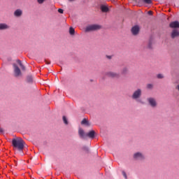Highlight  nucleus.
<instances>
[{
    "label": "nucleus",
    "instance_id": "nucleus-1",
    "mask_svg": "<svg viewBox=\"0 0 179 179\" xmlns=\"http://www.w3.org/2000/svg\"><path fill=\"white\" fill-rule=\"evenodd\" d=\"M12 145L14 150L22 152L23 149H24V141L22 138H13Z\"/></svg>",
    "mask_w": 179,
    "mask_h": 179
},
{
    "label": "nucleus",
    "instance_id": "nucleus-2",
    "mask_svg": "<svg viewBox=\"0 0 179 179\" xmlns=\"http://www.w3.org/2000/svg\"><path fill=\"white\" fill-rule=\"evenodd\" d=\"M100 29H101V27L99 24H91L85 28V31H96V30H100Z\"/></svg>",
    "mask_w": 179,
    "mask_h": 179
},
{
    "label": "nucleus",
    "instance_id": "nucleus-3",
    "mask_svg": "<svg viewBox=\"0 0 179 179\" xmlns=\"http://www.w3.org/2000/svg\"><path fill=\"white\" fill-rule=\"evenodd\" d=\"M142 96V90L141 89H138L136 90L133 94H132V99L133 100H138Z\"/></svg>",
    "mask_w": 179,
    "mask_h": 179
},
{
    "label": "nucleus",
    "instance_id": "nucleus-4",
    "mask_svg": "<svg viewBox=\"0 0 179 179\" xmlns=\"http://www.w3.org/2000/svg\"><path fill=\"white\" fill-rule=\"evenodd\" d=\"M13 69H14V75L15 78H17L22 75V71H20V69L16 64H13Z\"/></svg>",
    "mask_w": 179,
    "mask_h": 179
},
{
    "label": "nucleus",
    "instance_id": "nucleus-5",
    "mask_svg": "<svg viewBox=\"0 0 179 179\" xmlns=\"http://www.w3.org/2000/svg\"><path fill=\"white\" fill-rule=\"evenodd\" d=\"M134 159L135 160H143V159H145V156H143V154H142V152H136L134 155Z\"/></svg>",
    "mask_w": 179,
    "mask_h": 179
},
{
    "label": "nucleus",
    "instance_id": "nucleus-6",
    "mask_svg": "<svg viewBox=\"0 0 179 179\" xmlns=\"http://www.w3.org/2000/svg\"><path fill=\"white\" fill-rule=\"evenodd\" d=\"M105 75L108 76V78H118V76H120L118 73L111 71L106 73Z\"/></svg>",
    "mask_w": 179,
    "mask_h": 179
},
{
    "label": "nucleus",
    "instance_id": "nucleus-7",
    "mask_svg": "<svg viewBox=\"0 0 179 179\" xmlns=\"http://www.w3.org/2000/svg\"><path fill=\"white\" fill-rule=\"evenodd\" d=\"M148 101L150 106H151V107H156V106H157V103H156L155 99L148 98Z\"/></svg>",
    "mask_w": 179,
    "mask_h": 179
},
{
    "label": "nucleus",
    "instance_id": "nucleus-8",
    "mask_svg": "<svg viewBox=\"0 0 179 179\" xmlns=\"http://www.w3.org/2000/svg\"><path fill=\"white\" fill-rule=\"evenodd\" d=\"M131 33L134 36H136L139 33V26L136 25L131 28Z\"/></svg>",
    "mask_w": 179,
    "mask_h": 179
},
{
    "label": "nucleus",
    "instance_id": "nucleus-9",
    "mask_svg": "<svg viewBox=\"0 0 179 179\" xmlns=\"http://www.w3.org/2000/svg\"><path fill=\"white\" fill-rule=\"evenodd\" d=\"M170 27H171V29H178L179 28L178 21H174V22H171Z\"/></svg>",
    "mask_w": 179,
    "mask_h": 179
},
{
    "label": "nucleus",
    "instance_id": "nucleus-10",
    "mask_svg": "<svg viewBox=\"0 0 179 179\" xmlns=\"http://www.w3.org/2000/svg\"><path fill=\"white\" fill-rule=\"evenodd\" d=\"M78 134L80 138H81V139H85V138H86V136H87V134H85V131H83V129H79Z\"/></svg>",
    "mask_w": 179,
    "mask_h": 179
},
{
    "label": "nucleus",
    "instance_id": "nucleus-11",
    "mask_svg": "<svg viewBox=\"0 0 179 179\" xmlns=\"http://www.w3.org/2000/svg\"><path fill=\"white\" fill-rule=\"evenodd\" d=\"M94 135H96V132L94 130H92L87 134L86 136H88V138H91V139H93L94 138Z\"/></svg>",
    "mask_w": 179,
    "mask_h": 179
},
{
    "label": "nucleus",
    "instance_id": "nucleus-12",
    "mask_svg": "<svg viewBox=\"0 0 179 179\" xmlns=\"http://www.w3.org/2000/svg\"><path fill=\"white\" fill-rule=\"evenodd\" d=\"M178 36H179V31L176 29H173L171 34L172 38H175V37H178Z\"/></svg>",
    "mask_w": 179,
    "mask_h": 179
},
{
    "label": "nucleus",
    "instance_id": "nucleus-13",
    "mask_svg": "<svg viewBox=\"0 0 179 179\" xmlns=\"http://www.w3.org/2000/svg\"><path fill=\"white\" fill-rule=\"evenodd\" d=\"M6 29H9V26L6 24H0V30H6Z\"/></svg>",
    "mask_w": 179,
    "mask_h": 179
},
{
    "label": "nucleus",
    "instance_id": "nucleus-14",
    "mask_svg": "<svg viewBox=\"0 0 179 179\" xmlns=\"http://www.w3.org/2000/svg\"><path fill=\"white\" fill-rule=\"evenodd\" d=\"M15 16H17V17H19V16L22 15V10H17L15 11L14 13Z\"/></svg>",
    "mask_w": 179,
    "mask_h": 179
},
{
    "label": "nucleus",
    "instance_id": "nucleus-15",
    "mask_svg": "<svg viewBox=\"0 0 179 179\" xmlns=\"http://www.w3.org/2000/svg\"><path fill=\"white\" fill-rule=\"evenodd\" d=\"M101 9L102 12H108V7L107 6H101Z\"/></svg>",
    "mask_w": 179,
    "mask_h": 179
},
{
    "label": "nucleus",
    "instance_id": "nucleus-16",
    "mask_svg": "<svg viewBox=\"0 0 179 179\" xmlns=\"http://www.w3.org/2000/svg\"><path fill=\"white\" fill-rule=\"evenodd\" d=\"M27 82L28 83H31L33 82V77L31 76H29L27 78Z\"/></svg>",
    "mask_w": 179,
    "mask_h": 179
},
{
    "label": "nucleus",
    "instance_id": "nucleus-17",
    "mask_svg": "<svg viewBox=\"0 0 179 179\" xmlns=\"http://www.w3.org/2000/svg\"><path fill=\"white\" fill-rule=\"evenodd\" d=\"M69 33L71 36H73V34H75V29L71 27L69 29Z\"/></svg>",
    "mask_w": 179,
    "mask_h": 179
},
{
    "label": "nucleus",
    "instance_id": "nucleus-18",
    "mask_svg": "<svg viewBox=\"0 0 179 179\" xmlns=\"http://www.w3.org/2000/svg\"><path fill=\"white\" fill-rule=\"evenodd\" d=\"M81 124L83 125H89V122L86 119H83Z\"/></svg>",
    "mask_w": 179,
    "mask_h": 179
},
{
    "label": "nucleus",
    "instance_id": "nucleus-19",
    "mask_svg": "<svg viewBox=\"0 0 179 179\" xmlns=\"http://www.w3.org/2000/svg\"><path fill=\"white\" fill-rule=\"evenodd\" d=\"M63 121L66 125H68V120L66 119V117L63 116Z\"/></svg>",
    "mask_w": 179,
    "mask_h": 179
},
{
    "label": "nucleus",
    "instance_id": "nucleus-20",
    "mask_svg": "<svg viewBox=\"0 0 179 179\" xmlns=\"http://www.w3.org/2000/svg\"><path fill=\"white\" fill-rule=\"evenodd\" d=\"M157 78L158 79H163L164 76H163V74H157Z\"/></svg>",
    "mask_w": 179,
    "mask_h": 179
},
{
    "label": "nucleus",
    "instance_id": "nucleus-21",
    "mask_svg": "<svg viewBox=\"0 0 179 179\" xmlns=\"http://www.w3.org/2000/svg\"><path fill=\"white\" fill-rule=\"evenodd\" d=\"M143 1L145 2V3H148V4L152 3V0H143Z\"/></svg>",
    "mask_w": 179,
    "mask_h": 179
},
{
    "label": "nucleus",
    "instance_id": "nucleus-22",
    "mask_svg": "<svg viewBox=\"0 0 179 179\" xmlns=\"http://www.w3.org/2000/svg\"><path fill=\"white\" fill-rule=\"evenodd\" d=\"M127 71H128V69L127 68H124V69H123L122 73H123V75H124V73H127Z\"/></svg>",
    "mask_w": 179,
    "mask_h": 179
},
{
    "label": "nucleus",
    "instance_id": "nucleus-23",
    "mask_svg": "<svg viewBox=\"0 0 179 179\" xmlns=\"http://www.w3.org/2000/svg\"><path fill=\"white\" fill-rule=\"evenodd\" d=\"M122 176L124 177V178L127 179V173H125V171H123L122 172Z\"/></svg>",
    "mask_w": 179,
    "mask_h": 179
},
{
    "label": "nucleus",
    "instance_id": "nucleus-24",
    "mask_svg": "<svg viewBox=\"0 0 179 179\" xmlns=\"http://www.w3.org/2000/svg\"><path fill=\"white\" fill-rule=\"evenodd\" d=\"M147 87H148V89H152V87H153V85H152V84H148V85H147Z\"/></svg>",
    "mask_w": 179,
    "mask_h": 179
},
{
    "label": "nucleus",
    "instance_id": "nucleus-25",
    "mask_svg": "<svg viewBox=\"0 0 179 179\" xmlns=\"http://www.w3.org/2000/svg\"><path fill=\"white\" fill-rule=\"evenodd\" d=\"M20 66L21 69H22V71H24L25 67L23 66V64H20Z\"/></svg>",
    "mask_w": 179,
    "mask_h": 179
},
{
    "label": "nucleus",
    "instance_id": "nucleus-26",
    "mask_svg": "<svg viewBox=\"0 0 179 179\" xmlns=\"http://www.w3.org/2000/svg\"><path fill=\"white\" fill-rule=\"evenodd\" d=\"M58 12H59V13H64V10L59 8V9H58Z\"/></svg>",
    "mask_w": 179,
    "mask_h": 179
},
{
    "label": "nucleus",
    "instance_id": "nucleus-27",
    "mask_svg": "<svg viewBox=\"0 0 179 179\" xmlns=\"http://www.w3.org/2000/svg\"><path fill=\"white\" fill-rule=\"evenodd\" d=\"M44 1H45V0H38V2L39 3H43L44 2Z\"/></svg>",
    "mask_w": 179,
    "mask_h": 179
},
{
    "label": "nucleus",
    "instance_id": "nucleus-28",
    "mask_svg": "<svg viewBox=\"0 0 179 179\" xmlns=\"http://www.w3.org/2000/svg\"><path fill=\"white\" fill-rule=\"evenodd\" d=\"M17 64H19L20 66L22 65V62L20 60H17Z\"/></svg>",
    "mask_w": 179,
    "mask_h": 179
},
{
    "label": "nucleus",
    "instance_id": "nucleus-29",
    "mask_svg": "<svg viewBox=\"0 0 179 179\" xmlns=\"http://www.w3.org/2000/svg\"><path fill=\"white\" fill-rule=\"evenodd\" d=\"M148 15H153V13L152 12V11H148Z\"/></svg>",
    "mask_w": 179,
    "mask_h": 179
},
{
    "label": "nucleus",
    "instance_id": "nucleus-30",
    "mask_svg": "<svg viewBox=\"0 0 179 179\" xmlns=\"http://www.w3.org/2000/svg\"><path fill=\"white\" fill-rule=\"evenodd\" d=\"M45 63L47 64V65H50L51 64V62H48V61H46Z\"/></svg>",
    "mask_w": 179,
    "mask_h": 179
},
{
    "label": "nucleus",
    "instance_id": "nucleus-31",
    "mask_svg": "<svg viewBox=\"0 0 179 179\" xmlns=\"http://www.w3.org/2000/svg\"><path fill=\"white\" fill-rule=\"evenodd\" d=\"M2 132H3V129L0 128V134H2Z\"/></svg>",
    "mask_w": 179,
    "mask_h": 179
},
{
    "label": "nucleus",
    "instance_id": "nucleus-32",
    "mask_svg": "<svg viewBox=\"0 0 179 179\" xmlns=\"http://www.w3.org/2000/svg\"><path fill=\"white\" fill-rule=\"evenodd\" d=\"M107 58H108V59H111V56H107Z\"/></svg>",
    "mask_w": 179,
    "mask_h": 179
},
{
    "label": "nucleus",
    "instance_id": "nucleus-33",
    "mask_svg": "<svg viewBox=\"0 0 179 179\" xmlns=\"http://www.w3.org/2000/svg\"><path fill=\"white\" fill-rule=\"evenodd\" d=\"M149 48H152V47L150 46V43L149 44Z\"/></svg>",
    "mask_w": 179,
    "mask_h": 179
},
{
    "label": "nucleus",
    "instance_id": "nucleus-34",
    "mask_svg": "<svg viewBox=\"0 0 179 179\" xmlns=\"http://www.w3.org/2000/svg\"><path fill=\"white\" fill-rule=\"evenodd\" d=\"M69 1H73V0H69Z\"/></svg>",
    "mask_w": 179,
    "mask_h": 179
}]
</instances>
